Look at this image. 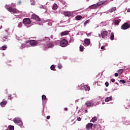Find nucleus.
<instances>
[{"mask_svg":"<svg viewBox=\"0 0 130 130\" xmlns=\"http://www.w3.org/2000/svg\"><path fill=\"white\" fill-rule=\"evenodd\" d=\"M107 4H108V2H107V1H102L99 2L96 4L90 6L89 8V9H91V10H94L95 9H97L98 7H100V6H102V5H106Z\"/></svg>","mask_w":130,"mask_h":130,"instance_id":"nucleus-1","label":"nucleus"},{"mask_svg":"<svg viewBox=\"0 0 130 130\" xmlns=\"http://www.w3.org/2000/svg\"><path fill=\"white\" fill-rule=\"evenodd\" d=\"M5 8L6 9V10H8L9 12H10V13H13V14H17V9L16 8H13L12 7H9L8 5H6L5 6Z\"/></svg>","mask_w":130,"mask_h":130,"instance_id":"nucleus-2","label":"nucleus"},{"mask_svg":"<svg viewBox=\"0 0 130 130\" xmlns=\"http://www.w3.org/2000/svg\"><path fill=\"white\" fill-rule=\"evenodd\" d=\"M68 44H69V42H68V40L66 39L62 40L60 42V45L61 47H66V46H68Z\"/></svg>","mask_w":130,"mask_h":130,"instance_id":"nucleus-3","label":"nucleus"},{"mask_svg":"<svg viewBox=\"0 0 130 130\" xmlns=\"http://www.w3.org/2000/svg\"><path fill=\"white\" fill-rule=\"evenodd\" d=\"M128 28H130V25L128 22H125L121 26V29L122 30H126Z\"/></svg>","mask_w":130,"mask_h":130,"instance_id":"nucleus-4","label":"nucleus"},{"mask_svg":"<svg viewBox=\"0 0 130 130\" xmlns=\"http://www.w3.org/2000/svg\"><path fill=\"white\" fill-rule=\"evenodd\" d=\"M85 105H86L87 107L93 106L94 105V101L93 100L87 101L85 103Z\"/></svg>","mask_w":130,"mask_h":130,"instance_id":"nucleus-5","label":"nucleus"},{"mask_svg":"<svg viewBox=\"0 0 130 130\" xmlns=\"http://www.w3.org/2000/svg\"><path fill=\"white\" fill-rule=\"evenodd\" d=\"M23 23L24 25H29V24H31V20L30 18H24L23 20Z\"/></svg>","mask_w":130,"mask_h":130,"instance_id":"nucleus-6","label":"nucleus"},{"mask_svg":"<svg viewBox=\"0 0 130 130\" xmlns=\"http://www.w3.org/2000/svg\"><path fill=\"white\" fill-rule=\"evenodd\" d=\"M31 19L35 20L36 21H38V22H40L41 21L40 18H39V17L36 14H33L31 15Z\"/></svg>","mask_w":130,"mask_h":130,"instance_id":"nucleus-7","label":"nucleus"},{"mask_svg":"<svg viewBox=\"0 0 130 130\" xmlns=\"http://www.w3.org/2000/svg\"><path fill=\"white\" fill-rule=\"evenodd\" d=\"M63 14L65 17H72L73 15V12L69 11H64Z\"/></svg>","mask_w":130,"mask_h":130,"instance_id":"nucleus-8","label":"nucleus"},{"mask_svg":"<svg viewBox=\"0 0 130 130\" xmlns=\"http://www.w3.org/2000/svg\"><path fill=\"white\" fill-rule=\"evenodd\" d=\"M101 35L102 38H106L107 36L108 35V31H104L101 32Z\"/></svg>","mask_w":130,"mask_h":130,"instance_id":"nucleus-9","label":"nucleus"},{"mask_svg":"<svg viewBox=\"0 0 130 130\" xmlns=\"http://www.w3.org/2000/svg\"><path fill=\"white\" fill-rule=\"evenodd\" d=\"M38 43H39L38 42L36 41V40H30V45H31V46H36V45H37Z\"/></svg>","mask_w":130,"mask_h":130,"instance_id":"nucleus-10","label":"nucleus"},{"mask_svg":"<svg viewBox=\"0 0 130 130\" xmlns=\"http://www.w3.org/2000/svg\"><path fill=\"white\" fill-rule=\"evenodd\" d=\"M14 122L15 123H17V124H18V123H19V124H22V120H21V119H20L19 118H15L14 119Z\"/></svg>","mask_w":130,"mask_h":130,"instance_id":"nucleus-11","label":"nucleus"},{"mask_svg":"<svg viewBox=\"0 0 130 130\" xmlns=\"http://www.w3.org/2000/svg\"><path fill=\"white\" fill-rule=\"evenodd\" d=\"M92 126H93V124H92L91 123H89L86 126V129H87V130L91 129V128H92Z\"/></svg>","mask_w":130,"mask_h":130,"instance_id":"nucleus-12","label":"nucleus"},{"mask_svg":"<svg viewBox=\"0 0 130 130\" xmlns=\"http://www.w3.org/2000/svg\"><path fill=\"white\" fill-rule=\"evenodd\" d=\"M84 43L86 45H90V43H91V41L89 39H85L84 40Z\"/></svg>","mask_w":130,"mask_h":130,"instance_id":"nucleus-13","label":"nucleus"},{"mask_svg":"<svg viewBox=\"0 0 130 130\" xmlns=\"http://www.w3.org/2000/svg\"><path fill=\"white\" fill-rule=\"evenodd\" d=\"M69 33H70V31H69L68 30L64 31L61 33V36H64L65 35H68V34H69Z\"/></svg>","mask_w":130,"mask_h":130,"instance_id":"nucleus-14","label":"nucleus"},{"mask_svg":"<svg viewBox=\"0 0 130 130\" xmlns=\"http://www.w3.org/2000/svg\"><path fill=\"white\" fill-rule=\"evenodd\" d=\"M75 19L77 21H80V20H82V16L81 15H77L75 17Z\"/></svg>","mask_w":130,"mask_h":130,"instance_id":"nucleus-15","label":"nucleus"},{"mask_svg":"<svg viewBox=\"0 0 130 130\" xmlns=\"http://www.w3.org/2000/svg\"><path fill=\"white\" fill-rule=\"evenodd\" d=\"M111 100H112V96H110L106 98L105 101V102H109V101H110Z\"/></svg>","mask_w":130,"mask_h":130,"instance_id":"nucleus-16","label":"nucleus"},{"mask_svg":"<svg viewBox=\"0 0 130 130\" xmlns=\"http://www.w3.org/2000/svg\"><path fill=\"white\" fill-rule=\"evenodd\" d=\"M116 11V7H113L109 9V13H112L113 12H115Z\"/></svg>","mask_w":130,"mask_h":130,"instance_id":"nucleus-17","label":"nucleus"},{"mask_svg":"<svg viewBox=\"0 0 130 130\" xmlns=\"http://www.w3.org/2000/svg\"><path fill=\"white\" fill-rule=\"evenodd\" d=\"M84 88L86 91H90V86L88 85H84Z\"/></svg>","mask_w":130,"mask_h":130,"instance_id":"nucleus-18","label":"nucleus"},{"mask_svg":"<svg viewBox=\"0 0 130 130\" xmlns=\"http://www.w3.org/2000/svg\"><path fill=\"white\" fill-rule=\"evenodd\" d=\"M111 40H114V33L111 32L110 36Z\"/></svg>","mask_w":130,"mask_h":130,"instance_id":"nucleus-19","label":"nucleus"},{"mask_svg":"<svg viewBox=\"0 0 130 130\" xmlns=\"http://www.w3.org/2000/svg\"><path fill=\"white\" fill-rule=\"evenodd\" d=\"M8 48L7 46H3L2 47H0L1 50H6Z\"/></svg>","mask_w":130,"mask_h":130,"instance_id":"nucleus-20","label":"nucleus"},{"mask_svg":"<svg viewBox=\"0 0 130 130\" xmlns=\"http://www.w3.org/2000/svg\"><path fill=\"white\" fill-rule=\"evenodd\" d=\"M57 8H58L57 4H54L53 5L52 9L53 10H57Z\"/></svg>","mask_w":130,"mask_h":130,"instance_id":"nucleus-21","label":"nucleus"},{"mask_svg":"<svg viewBox=\"0 0 130 130\" xmlns=\"http://www.w3.org/2000/svg\"><path fill=\"white\" fill-rule=\"evenodd\" d=\"M1 105L2 107H4V105H6L7 104V101H5L1 103Z\"/></svg>","mask_w":130,"mask_h":130,"instance_id":"nucleus-22","label":"nucleus"},{"mask_svg":"<svg viewBox=\"0 0 130 130\" xmlns=\"http://www.w3.org/2000/svg\"><path fill=\"white\" fill-rule=\"evenodd\" d=\"M47 46L48 48H51V47H52V43H48L47 44Z\"/></svg>","mask_w":130,"mask_h":130,"instance_id":"nucleus-23","label":"nucleus"},{"mask_svg":"<svg viewBox=\"0 0 130 130\" xmlns=\"http://www.w3.org/2000/svg\"><path fill=\"white\" fill-rule=\"evenodd\" d=\"M50 69L51 71H56V70H55V66H54V65H52L50 67Z\"/></svg>","mask_w":130,"mask_h":130,"instance_id":"nucleus-24","label":"nucleus"},{"mask_svg":"<svg viewBox=\"0 0 130 130\" xmlns=\"http://www.w3.org/2000/svg\"><path fill=\"white\" fill-rule=\"evenodd\" d=\"M79 48L80 51H83V50H84V46L82 45H80Z\"/></svg>","mask_w":130,"mask_h":130,"instance_id":"nucleus-25","label":"nucleus"},{"mask_svg":"<svg viewBox=\"0 0 130 130\" xmlns=\"http://www.w3.org/2000/svg\"><path fill=\"white\" fill-rule=\"evenodd\" d=\"M42 100H43L44 101L46 100V96L44 94H43L42 96Z\"/></svg>","mask_w":130,"mask_h":130,"instance_id":"nucleus-26","label":"nucleus"},{"mask_svg":"<svg viewBox=\"0 0 130 130\" xmlns=\"http://www.w3.org/2000/svg\"><path fill=\"white\" fill-rule=\"evenodd\" d=\"M97 121V118L96 117H94V118H92V119H91V121L92 122H95V121Z\"/></svg>","mask_w":130,"mask_h":130,"instance_id":"nucleus-27","label":"nucleus"},{"mask_svg":"<svg viewBox=\"0 0 130 130\" xmlns=\"http://www.w3.org/2000/svg\"><path fill=\"white\" fill-rule=\"evenodd\" d=\"M114 23L116 24V25H118L119 24V21L118 20H115L114 21Z\"/></svg>","mask_w":130,"mask_h":130,"instance_id":"nucleus-28","label":"nucleus"},{"mask_svg":"<svg viewBox=\"0 0 130 130\" xmlns=\"http://www.w3.org/2000/svg\"><path fill=\"white\" fill-rule=\"evenodd\" d=\"M122 72H123V69H120L118 70L119 75H121V74H122Z\"/></svg>","mask_w":130,"mask_h":130,"instance_id":"nucleus-29","label":"nucleus"},{"mask_svg":"<svg viewBox=\"0 0 130 130\" xmlns=\"http://www.w3.org/2000/svg\"><path fill=\"white\" fill-rule=\"evenodd\" d=\"M89 22H90V20L89 19L85 21V22L84 23V26H86V25L88 23H89Z\"/></svg>","mask_w":130,"mask_h":130,"instance_id":"nucleus-30","label":"nucleus"},{"mask_svg":"<svg viewBox=\"0 0 130 130\" xmlns=\"http://www.w3.org/2000/svg\"><path fill=\"white\" fill-rule=\"evenodd\" d=\"M58 68L59 70H61V69H62V65L61 64H58Z\"/></svg>","mask_w":130,"mask_h":130,"instance_id":"nucleus-31","label":"nucleus"},{"mask_svg":"<svg viewBox=\"0 0 130 130\" xmlns=\"http://www.w3.org/2000/svg\"><path fill=\"white\" fill-rule=\"evenodd\" d=\"M9 129L10 130H14V129H15V127H14V126H10L9 127Z\"/></svg>","mask_w":130,"mask_h":130,"instance_id":"nucleus-32","label":"nucleus"},{"mask_svg":"<svg viewBox=\"0 0 130 130\" xmlns=\"http://www.w3.org/2000/svg\"><path fill=\"white\" fill-rule=\"evenodd\" d=\"M120 82L121 83H122V84H125V83H126L125 80H120Z\"/></svg>","mask_w":130,"mask_h":130,"instance_id":"nucleus-33","label":"nucleus"},{"mask_svg":"<svg viewBox=\"0 0 130 130\" xmlns=\"http://www.w3.org/2000/svg\"><path fill=\"white\" fill-rule=\"evenodd\" d=\"M30 42H31V40H28V41H25L26 44H28V43H29V44H30Z\"/></svg>","mask_w":130,"mask_h":130,"instance_id":"nucleus-34","label":"nucleus"},{"mask_svg":"<svg viewBox=\"0 0 130 130\" xmlns=\"http://www.w3.org/2000/svg\"><path fill=\"white\" fill-rule=\"evenodd\" d=\"M105 86L106 87H108V86H109V83H108V82H106L105 83Z\"/></svg>","mask_w":130,"mask_h":130,"instance_id":"nucleus-35","label":"nucleus"},{"mask_svg":"<svg viewBox=\"0 0 130 130\" xmlns=\"http://www.w3.org/2000/svg\"><path fill=\"white\" fill-rule=\"evenodd\" d=\"M8 99H10V100H12V95H11V94H9L8 95Z\"/></svg>","mask_w":130,"mask_h":130,"instance_id":"nucleus-36","label":"nucleus"},{"mask_svg":"<svg viewBox=\"0 0 130 130\" xmlns=\"http://www.w3.org/2000/svg\"><path fill=\"white\" fill-rule=\"evenodd\" d=\"M21 47H22V48H24L25 47H26V44H22L21 45Z\"/></svg>","mask_w":130,"mask_h":130,"instance_id":"nucleus-37","label":"nucleus"},{"mask_svg":"<svg viewBox=\"0 0 130 130\" xmlns=\"http://www.w3.org/2000/svg\"><path fill=\"white\" fill-rule=\"evenodd\" d=\"M111 81L112 82V83H114V82H115V79L112 78L111 79Z\"/></svg>","mask_w":130,"mask_h":130,"instance_id":"nucleus-38","label":"nucleus"},{"mask_svg":"<svg viewBox=\"0 0 130 130\" xmlns=\"http://www.w3.org/2000/svg\"><path fill=\"white\" fill-rule=\"evenodd\" d=\"M86 34V35H87V37H89V36H91V33L90 32V33H88V34Z\"/></svg>","mask_w":130,"mask_h":130,"instance_id":"nucleus-39","label":"nucleus"},{"mask_svg":"<svg viewBox=\"0 0 130 130\" xmlns=\"http://www.w3.org/2000/svg\"><path fill=\"white\" fill-rule=\"evenodd\" d=\"M77 120H78V121H81V117H78V118H77Z\"/></svg>","mask_w":130,"mask_h":130,"instance_id":"nucleus-40","label":"nucleus"},{"mask_svg":"<svg viewBox=\"0 0 130 130\" xmlns=\"http://www.w3.org/2000/svg\"><path fill=\"white\" fill-rule=\"evenodd\" d=\"M101 48V49H104V48H105V46H102Z\"/></svg>","mask_w":130,"mask_h":130,"instance_id":"nucleus-41","label":"nucleus"},{"mask_svg":"<svg viewBox=\"0 0 130 130\" xmlns=\"http://www.w3.org/2000/svg\"><path fill=\"white\" fill-rule=\"evenodd\" d=\"M115 77H118V73H115Z\"/></svg>","mask_w":130,"mask_h":130,"instance_id":"nucleus-42","label":"nucleus"},{"mask_svg":"<svg viewBox=\"0 0 130 130\" xmlns=\"http://www.w3.org/2000/svg\"><path fill=\"white\" fill-rule=\"evenodd\" d=\"M50 118V116H47V119H49Z\"/></svg>","mask_w":130,"mask_h":130,"instance_id":"nucleus-43","label":"nucleus"},{"mask_svg":"<svg viewBox=\"0 0 130 130\" xmlns=\"http://www.w3.org/2000/svg\"><path fill=\"white\" fill-rule=\"evenodd\" d=\"M64 110H65V111H68V108H64Z\"/></svg>","mask_w":130,"mask_h":130,"instance_id":"nucleus-44","label":"nucleus"},{"mask_svg":"<svg viewBox=\"0 0 130 130\" xmlns=\"http://www.w3.org/2000/svg\"><path fill=\"white\" fill-rule=\"evenodd\" d=\"M96 126H97V124H94V125H93V127H96Z\"/></svg>","mask_w":130,"mask_h":130,"instance_id":"nucleus-45","label":"nucleus"},{"mask_svg":"<svg viewBox=\"0 0 130 130\" xmlns=\"http://www.w3.org/2000/svg\"><path fill=\"white\" fill-rule=\"evenodd\" d=\"M127 12H130V8H128V9H127Z\"/></svg>","mask_w":130,"mask_h":130,"instance_id":"nucleus-46","label":"nucleus"},{"mask_svg":"<svg viewBox=\"0 0 130 130\" xmlns=\"http://www.w3.org/2000/svg\"><path fill=\"white\" fill-rule=\"evenodd\" d=\"M115 84H116V85H118V83H117V82H116Z\"/></svg>","mask_w":130,"mask_h":130,"instance_id":"nucleus-47","label":"nucleus"},{"mask_svg":"<svg viewBox=\"0 0 130 130\" xmlns=\"http://www.w3.org/2000/svg\"><path fill=\"white\" fill-rule=\"evenodd\" d=\"M76 109H79V107L77 106V107H76Z\"/></svg>","mask_w":130,"mask_h":130,"instance_id":"nucleus-48","label":"nucleus"},{"mask_svg":"<svg viewBox=\"0 0 130 130\" xmlns=\"http://www.w3.org/2000/svg\"><path fill=\"white\" fill-rule=\"evenodd\" d=\"M105 103H103V104H104Z\"/></svg>","mask_w":130,"mask_h":130,"instance_id":"nucleus-49","label":"nucleus"}]
</instances>
